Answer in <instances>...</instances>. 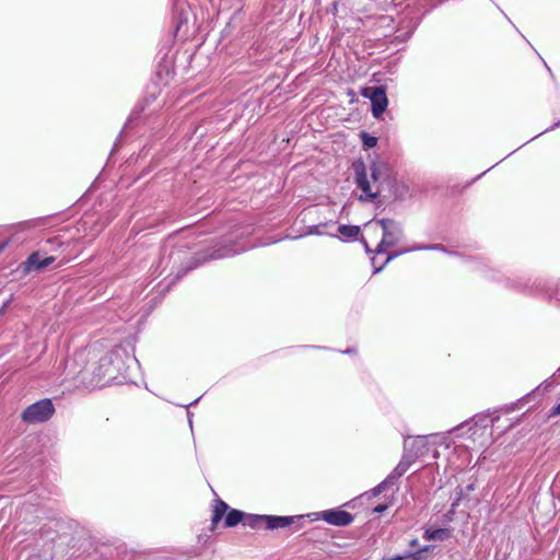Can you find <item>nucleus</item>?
Returning <instances> with one entry per match:
<instances>
[{"mask_svg": "<svg viewBox=\"0 0 560 560\" xmlns=\"http://www.w3.org/2000/svg\"><path fill=\"white\" fill-rule=\"evenodd\" d=\"M371 177L373 185L368 180L364 170L357 168V184L363 191L360 199L373 200L378 195V187L373 189L377 184L387 182L390 176V167L384 161H376L371 165Z\"/></svg>", "mask_w": 560, "mask_h": 560, "instance_id": "obj_1", "label": "nucleus"}, {"mask_svg": "<svg viewBox=\"0 0 560 560\" xmlns=\"http://www.w3.org/2000/svg\"><path fill=\"white\" fill-rule=\"evenodd\" d=\"M366 233L377 236L382 234V241L377 245V253H382L385 247L396 245L402 235V230L398 223L393 220H378L369 222L365 225Z\"/></svg>", "mask_w": 560, "mask_h": 560, "instance_id": "obj_2", "label": "nucleus"}, {"mask_svg": "<svg viewBox=\"0 0 560 560\" xmlns=\"http://www.w3.org/2000/svg\"><path fill=\"white\" fill-rule=\"evenodd\" d=\"M55 409L49 399L39 400L31 405L22 415L24 421L37 423L47 421L54 413Z\"/></svg>", "mask_w": 560, "mask_h": 560, "instance_id": "obj_3", "label": "nucleus"}, {"mask_svg": "<svg viewBox=\"0 0 560 560\" xmlns=\"http://www.w3.org/2000/svg\"><path fill=\"white\" fill-rule=\"evenodd\" d=\"M311 521L323 520L335 526H346L352 523L353 516L339 509L325 510L322 512L310 513L306 515Z\"/></svg>", "mask_w": 560, "mask_h": 560, "instance_id": "obj_4", "label": "nucleus"}, {"mask_svg": "<svg viewBox=\"0 0 560 560\" xmlns=\"http://www.w3.org/2000/svg\"><path fill=\"white\" fill-rule=\"evenodd\" d=\"M362 95L371 101L373 116L380 118L388 105L385 90L381 86H366L362 90Z\"/></svg>", "mask_w": 560, "mask_h": 560, "instance_id": "obj_5", "label": "nucleus"}, {"mask_svg": "<svg viewBox=\"0 0 560 560\" xmlns=\"http://www.w3.org/2000/svg\"><path fill=\"white\" fill-rule=\"evenodd\" d=\"M303 515L299 516H267V515H249L247 524L252 527H257L259 524L265 523L268 529H276L290 526L294 523L295 518H302Z\"/></svg>", "mask_w": 560, "mask_h": 560, "instance_id": "obj_6", "label": "nucleus"}, {"mask_svg": "<svg viewBox=\"0 0 560 560\" xmlns=\"http://www.w3.org/2000/svg\"><path fill=\"white\" fill-rule=\"evenodd\" d=\"M54 261L55 258L52 256L45 257L42 259L38 253H34L28 257L25 264V269L27 271L39 270L49 266Z\"/></svg>", "mask_w": 560, "mask_h": 560, "instance_id": "obj_7", "label": "nucleus"}, {"mask_svg": "<svg viewBox=\"0 0 560 560\" xmlns=\"http://www.w3.org/2000/svg\"><path fill=\"white\" fill-rule=\"evenodd\" d=\"M450 530L446 528L440 529H427L423 538L427 540H440L443 541L450 537Z\"/></svg>", "mask_w": 560, "mask_h": 560, "instance_id": "obj_8", "label": "nucleus"}, {"mask_svg": "<svg viewBox=\"0 0 560 560\" xmlns=\"http://www.w3.org/2000/svg\"><path fill=\"white\" fill-rule=\"evenodd\" d=\"M338 231L343 238H352L359 235L360 228L357 225H340Z\"/></svg>", "mask_w": 560, "mask_h": 560, "instance_id": "obj_9", "label": "nucleus"}, {"mask_svg": "<svg viewBox=\"0 0 560 560\" xmlns=\"http://www.w3.org/2000/svg\"><path fill=\"white\" fill-rule=\"evenodd\" d=\"M229 506L223 501H218L214 505L212 524L215 525L222 518V516L226 513Z\"/></svg>", "mask_w": 560, "mask_h": 560, "instance_id": "obj_10", "label": "nucleus"}, {"mask_svg": "<svg viewBox=\"0 0 560 560\" xmlns=\"http://www.w3.org/2000/svg\"><path fill=\"white\" fill-rule=\"evenodd\" d=\"M243 513L237 510L230 511L225 516V526L232 527L243 520Z\"/></svg>", "mask_w": 560, "mask_h": 560, "instance_id": "obj_11", "label": "nucleus"}, {"mask_svg": "<svg viewBox=\"0 0 560 560\" xmlns=\"http://www.w3.org/2000/svg\"><path fill=\"white\" fill-rule=\"evenodd\" d=\"M361 138H362V141H363V144H364L365 147H368V148H373V147H375V145H376V143H377V139H376L375 137L370 136V135H368V133H365V132H363V133L361 135Z\"/></svg>", "mask_w": 560, "mask_h": 560, "instance_id": "obj_12", "label": "nucleus"}, {"mask_svg": "<svg viewBox=\"0 0 560 560\" xmlns=\"http://www.w3.org/2000/svg\"><path fill=\"white\" fill-rule=\"evenodd\" d=\"M475 487H476L475 482H470V483H468V485L465 487V489H462V490H460V492H459V498H458L457 500H460L463 497L467 495V494H468V492L474 491V490H475Z\"/></svg>", "mask_w": 560, "mask_h": 560, "instance_id": "obj_13", "label": "nucleus"}, {"mask_svg": "<svg viewBox=\"0 0 560 560\" xmlns=\"http://www.w3.org/2000/svg\"><path fill=\"white\" fill-rule=\"evenodd\" d=\"M560 415V404L557 405L550 412V417L559 416Z\"/></svg>", "mask_w": 560, "mask_h": 560, "instance_id": "obj_14", "label": "nucleus"}, {"mask_svg": "<svg viewBox=\"0 0 560 560\" xmlns=\"http://www.w3.org/2000/svg\"><path fill=\"white\" fill-rule=\"evenodd\" d=\"M394 257H395V255H388V256L386 257V259H385V262H384L382 266H380L378 268H376V271H380V270L383 268V266H384L385 264H387L389 260H392Z\"/></svg>", "mask_w": 560, "mask_h": 560, "instance_id": "obj_15", "label": "nucleus"}, {"mask_svg": "<svg viewBox=\"0 0 560 560\" xmlns=\"http://www.w3.org/2000/svg\"><path fill=\"white\" fill-rule=\"evenodd\" d=\"M396 470L398 471V475H402L406 471V468L402 467V464H399Z\"/></svg>", "mask_w": 560, "mask_h": 560, "instance_id": "obj_16", "label": "nucleus"}, {"mask_svg": "<svg viewBox=\"0 0 560 560\" xmlns=\"http://www.w3.org/2000/svg\"><path fill=\"white\" fill-rule=\"evenodd\" d=\"M385 509H386V506H385V505H377V506L374 509V511H375V512H377V513H382V512H384V511H385Z\"/></svg>", "mask_w": 560, "mask_h": 560, "instance_id": "obj_17", "label": "nucleus"}, {"mask_svg": "<svg viewBox=\"0 0 560 560\" xmlns=\"http://www.w3.org/2000/svg\"><path fill=\"white\" fill-rule=\"evenodd\" d=\"M74 362H67V369L69 370V374L73 373L74 374V371L72 370V365H73Z\"/></svg>", "mask_w": 560, "mask_h": 560, "instance_id": "obj_18", "label": "nucleus"}, {"mask_svg": "<svg viewBox=\"0 0 560 560\" xmlns=\"http://www.w3.org/2000/svg\"><path fill=\"white\" fill-rule=\"evenodd\" d=\"M7 245H8L7 242L0 244V253L5 248Z\"/></svg>", "mask_w": 560, "mask_h": 560, "instance_id": "obj_19", "label": "nucleus"}, {"mask_svg": "<svg viewBox=\"0 0 560 560\" xmlns=\"http://www.w3.org/2000/svg\"><path fill=\"white\" fill-rule=\"evenodd\" d=\"M416 545H417V540H416V539H413V540L411 541V546H416Z\"/></svg>", "mask_w": 560, "mask_h": 560, "instance_id": "obj_20", "label": "nucleus"}, {"mask_svg": "<svg viewBox=\"0 0 560 560\" xmlns=\"http://www.w3.org/2000/svg\"><path fill=\"white\" fill-rule=\"evenodd\" d=\"M364 245H365L366 250H369V245L366 244V242H364Z\"/></svg>", "mask_w": 560, "mask_h": 560, "instance_id": "obj_21", "label": "nucleus"}]
</instances>
